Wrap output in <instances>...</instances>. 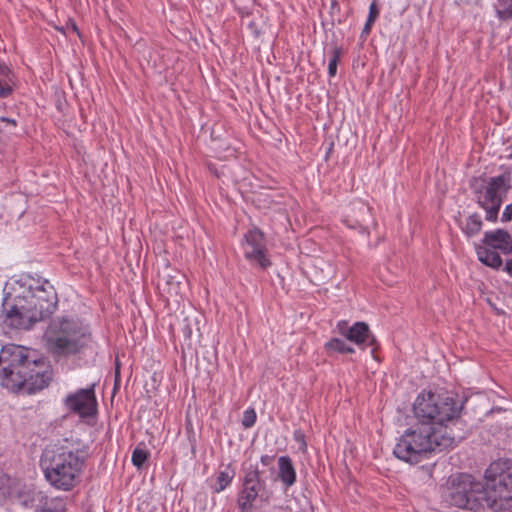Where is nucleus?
Returning a JSON list of instances; mask_svg holds the SVG:
<instances>
[{"instance_id": "obj_1", "label": "nucleus", "mask_w": 512, "mask_h": 512, "mask_svg": "<svg viewBox=\"0 0 512 512\" xmlns=\"http://www.w3.org/2000/svg\"><path fill=\"white\" fill-rule=\"evenodd\" d=\"M461 410L462 404L451 396L421 393L413 406L418 424L398 439L393 454L402 461L417 464L436 449L454 447L465 437L463 432L452 428L461 424L458 420Z\"/></svg>"}, {"instance_id": "obj_2", "label": "nucleus", "mask_w": 512, "mask_h": 512, "mask_svg": "<svg viewBox=\"0 0 512 512\" xmlns=\"http://www.w3.org/2000/svg\"><path fill=\"white\" fill-rule=\"evenodd\" d=\"M87 457L86 449H72L60 443L51 444L42 452L40 467L52 486L70 491L79 482Z\"/></svg>"}, {"instance_id": "obj_3", "label": "nucleus", "mask_w": 512, "mask_h": 512, "mask_svg": "<svg viewBox=\"0 0 512 512\" xmlns=\"http://www.w3.org/2000/svg\"><path fill=\"white\" fill-rule=\"evenodd\" d=\"M1 386L19 395L32 393V360L30 349L10 344L0 350Z\"/></svg>"}, {"instance_id": "obj_4", "label": "nucleus", "mask_w": 512, "mask_h": 512, "mask_svg": "<svg viewBox=\"0 0 512 512\" xmlns=\"http://www.w3.org/2000/svg\"><path fill=\"white\" fill-rule=\"evenodd\" d=\"M90 340L91 335L87 327L65 318L52 321L42 337L46 349L55 356L76 354L86 347Z\"/></svg>"}, {"instance_id": "obj_5", "label": "nucleus", "mask_w": 512, "mask_h": 512, "mask_svg": "<svg viewBox=\"0 0 512 512\" xmlns=\"http://www.w3.org/2000/svg\"><path fill=\"white\" fill-rule=\"evenodd\" d=\"M487 507L499 511L506 509L512 500V461L499 459L485 471Z\"/></svg>"}, {"instance_id": "obj_6", "label": "nucleus", "mask_w": 512, "mask_h": 512, "mask_svg": "<svg viewBox=\"0 0 512 512\" xmlns=\"http://www.w3.org/2000/svg\"><path fill=\"white\" fill-rule=\"evenodd\" d=\"M446 498L451 505L462 509L477 511L487 506L484 484L465 473L449 478Z\"/></svg>"}, {"instance_id": "obj_7", "label": "nucleus", "mask_w": 512, "mask_h": 512, "mask_svg": "<svg viewBox=\"0 0 512 512\" xmlns=\"http://www.w3.org/2000/svg\"><path fill=\"white\" fill-rule=\"evenodd\" d=\"M510 172H504L498 176L490 177L485 183L475 190L477 204L485 211V219L490 222L498 220L499 210L512 188Z\"/></svg>"}, {"instance_id": "obj_8", "label": "nucleus", "mask_w": 512, "mask_h": 512, "mask_svg": "<svg viewBox=\"0 0 512 512\" xmlns=\"http://www.w3.org/2000/svg\"><path fill=\"white\" fill-rule=\"evenodd\" d=\"M273 497L271 485L261 476L257 467L245 471L242 488L238 494L237 505L241 511H248L255 503H269Z\"/></svg>"}, {"instance_id": "obj_9", "label": "nucleus", "mask_w": 512, "mask_h": 512, "mask_svg": "<svg viewBox=\"0 0 512 512\" xmlns=\"http://www.w3.org/2000/svg\"><path fill=\"white\" fill-rule=\"evenodd\" d=\"M58 304L57 293L46 279H34V323L49 318Z\"/></svg>"}, {"instance_id": "obj_10", "label": "nucleus", "mask_w": 512, "mask_h": 512, "mask_svg": "<svg viewBox=\"0 0 512 512\" xmlns=\"http://www.w3.org/2000/svg\"><path fill=\"white\" fill-rule=\"evenodd\" d=\"M186 288V276L180 271L165 267L158 273V289L167 303L179 304Z\"/></svg>"}, {"instance_id": "obj_11", "label": "nucleus", "mask_w": 512, "mask_h": 512, "mask_svg": "<svg viewBox=\"0 0 512 512\" xmlns=\"http://www.w3.org/2000/svg\"><path fill=\"white\" fill-rule=\"evenodd\" d=\"M94 386L93 384L88 388L79 389L75 393L67 395L64 400L65 406L81 417L93 416L97 407Z\"/></svg>"}, {"instance_id": "obj_12", "label": "nucleus", "mask_w": 512, "mask_h": 512, "mask_svg": "<svg viewBox=\"0 0 512 512\" xmlns=\"http://www.w3.org/2000/svg\"><path fill=\"white\" fill-rule=\"evenodd\" d=\"M243 249L245 258L249 261L256 262L262 268L270 265L265 256L264 235L259 229H252L245 234Z\"/></svg>"}, {"instance_id": "obj_13", "label": "nucleus", "mask_w": 512, "mask_h": 512, "mask_svg": "<svg viewBox=\"0 0 512 512\" xmlns=\"http://www.w3.org/2000/svg\"><path fill=\"white\" fill-rule=\"evenodd\" d=\"M4 323L16 329H29L32 325V314L25 307L12 306L4 312Z\"/></svg>"}, {"instance_id": "obj_14", "label": "nucleus", "mask_w": 512, "mask_h": 512, "mask_svg": "<svg viewBox=\"0 0 512 512\" xmlns=\"http://www.w3.org/2000/svg\"><path fill=\"white\" fill-rule=\"evenodd\" d=\"M483 243L493 249L501 250L504 254L512 252V237L509 232L504 229L486 232Z\"/></svg>"}, {"instance_id": "obj_15", "label": "nucleus", "mask_w": 512, "mask_h": 512, "mask_svg": "<svg viewBox=\"0 0 512 512\" xmlns=\"http://www.w3.org/2000/svg\"><path fill=\"white\" fill-rule=\"evenodd\" d=\"M346 337L358 345L367 343L372 346L375 343V338L370 334L369 327L364 322H356L349 328Z\"/></svg>"}, {"instance_id": "obj_16", "label": "nucleus", "mask_w": 512, "mask_h": 512, "mask_svg": "<svg viewBox=\"0 0 512 512\" xmlns=\"http://www.w3.org/2000/svg\"><path fill=\"white\" fill-rule=\"evenodd\" d=\"M52 368L43 361L34 360V392L48 387L52 380Z\"/></svg>"}, {"instance_id": "obj_17", "label": "nucleus", "mask_w": 512, "mask_h": 512, "mask_svg": "<svg viewBox=\"0 0 512 512\" xmlns=\"http://www.w3.org/2000/svg\"><path fill=\"white\" fill-rule=\"evenodd\" d=\"M277 477L286 488L294 485L296 481V472L292 460L288 456H281L278 459V475Z\"/></svg>"}, {"instance_id": "obj_18", "label": "nucleus", "mask_w": 512, "mask_h": 512, "mask_svg": "<svg viewBox=\"0 0 512 512\" xmlns=\"http://www.w3.org/2000/svg\"><path fill=\"white\" fill-rule=\"evenodd\" d=\"M37 501V511L40 512H61L65 510V502L62 498H49L42 493H38Z\"/></svg>"}, {"instance_id": "obj_19", "label": "nucleus", "mask_w": 512, "mask_h": 512, "mask_svg": "<svg viewBox=\"0 0 512 512\" xmlns=\"http://www.w3.org/2000/svg\"><path fill=\"white\" fill-rule=\"evenodd\" d=\"M493 248L479 247L477 249V255L479 261L492 268H498L502 265V259L500 255Z\"/></svg>"}, {"instance_id": "obj_20", "label": "nucleus", "mask_w": 512, "mask_h": 512, "mask_svg": "<svg viewBox=\"0 0 512 512\" xmlns=\"http://www.w3.org/2000/svg\"><path fill=\"white\" fill-rule=\"evenodd\" d=\"M235 476V470L230 465L226 466L223 470L219 471L215 486V492L223 491L232 481Z\"/></svg>"}, {"instance_id": "obj_21", "label": "nucleus", "mask_w": 512, "mask_h": 512, "mask_svg": "<svg viewBox=\"0 0 512 512\" xmlns=\"http://www.w3.org/2000/svg\"><path fill=\"white\" fill-rule=\"evenodd\" d=\"M11 72L6 66L0 65V97L5 98L12 92Z\"/></svg>"}, {"instance_id": "obj_22", "label": "nucleus", "mask_w": 512, "mask_h": 512, "mask_svg": "<svg viewBox=\"0 0 512 512\" xmlns=\"http://www.w3.org/2000/svg\"><path fill=\"white\" fill-rule=\"evenodd\" d=\"M494 7L500 20L507 21L512 19V0H497Z\"/></svg>"}, {"instance_id": "obj_23", "label": "nucleus", "mask_w": 512, "mask_h": 512, "mask_svg": "<svg viewBox=\"0 0 512 512\" xmlns=\"http://www.w3.org/2000/svg\"><path fill=\"white\" fill-rule=\"evenodd\" d=\"M482 228V220L476 213L470 215L466 220L464 232L467 236L471 237L478 234Z\"/></svg>"}, {"instance_id": "obj_24", "label": "nucleus", "mask_w": 512, "mask_h": 512, "mask_svg": "<svg viewBox=\"0 0 512 512\" xmlns=\"http://www.w3.org/2000/svg\"><path fill=\"white\" fill-rule=\"evenodd\" d=\"M326 348L329 351H335L339 353H353L354 349L346 344L344 340L334 338L326 343Z\"/></svg>"}, {"instance_id": "obj_25", "label": "nucleus", "mask_w": 512, "mask_h": 512, "mask_svg": "<svg viewBox=\"0 0 512 512\" xmlns=\"http://www.w3.org/2000/svg\"><path fill=\"white\" fill-rule=\"evenodd\" d=\"M148 458V453L140 448H136L132 453V463L137 468H141Z\"/></svg>"}, {"instance_id": "obj_26", "label": "nucleus", "mask_w": 512, "mask_h": 512, "mask_svg": "<svg viewBox=\"0 0 512 512\" xmlns=\"http://www.w3.org/2000/svg\"><path fill=\"white\" fill-rule=\"evenodd\" d=\"M340 56V50L335 48L332 52V58L329 61L328 73L330 76H335L337 71V63Z\"/></svg>"}, {"instance_id": "obj_27", "label": "nucleus", "mask_w": 512, "mask_h": 512, "mask_svg": "<svg viewBox=\"0 0 512 512\" xmlns=\"http://www.w3.org/2000/svg\"><path fill=\"white\" fill-rule=\"evenodd\" d=\"M256 422V412L253 409H248L243 414L242 425L245 428L252 427Z\"/></svg>"}, {"instance_id": "obj_28", "label": "nucleus", "mask_w": 512, "mask_h": 512, "mask_svg": "<svg viewBox=\"0 0 512 512\" xmlns=\"http://www.w3.org/2000/svg\"><path fill=\"white\" fill-rule=\"evenodd\" d=\"M294 439L299 445L298 449L301 450L302 452H305L307 445L304 434L301 431L297 430L294 432Z\"/></svg>"}, {"instance_id": "obj_29", "label": "nucleus", "mask_w": 512, "mask_h": 512, "mask_svg": "<svg viewBox=\"0 0 512 512\" xmlns=\"http://www.w3.org/2000/svg\"><path fill=\"white\" fill-rule=\"evenodd\" d=\"M378 15H379V10H378L377 4L375 2H372L369 7V15H368L367 20H369V22H375Z\"/></svg>"}, {"instance_id": "obj_30", "label": "nucleus", "mask_w": 512, "mask_h": 512, "mask_svg": "<svg viewBox=\"0 0 512 512\" xmlns=\"http://www.w3.org/2000/svg\"><path fill=\"white\" fill-rule=\"evenodd\" d=\"M501 221L502 222H510L512 221V203L511 204H508L503 213H502V216H501Z\"/></svg>"}, {"instance_id": "obj_31", "label": "nucleus", "mask_w": 512, "mask_h": 512, "mask_svg": "<svg viewBox=\"0 0 512 512\" xmlns=\"http://www.w3.org/2000/svg\"><path fill=\"white\" fill-rule=\"evenodd\" d=\"M64 33H70V32H73L75 34H77L78 36H80V33H79V30H78V27L77 25L75 24V22H69L66 24V28L65 30H62Z\"/></svg>"}, {"instance_id": "obj_32", "label": "nucleus", "mask_w": 512, "mask_h": 512, "mask_svg": "<svg viewBox=\"0 0 512 512\" xmlns=\"http://www.w3.org/2000/svg\"><path fill=\"white\" fill-rule=\"evenodd\" d=\"M273 460H274V456L263 455V456L261 457V463H262L264 466H270V465H272Z\"/></svg>"}, {"instance_id": "obj_33", "label": "nucleus", "mask_w": 512, "mask_h": 512, "mask_svg": "<svg viewBox=\"0 0 512 512\" xmlns=\"http://www.w3.org/2000/svg\"><path fill=\"white\" fill-rule=\"evenodd\" d=\"M374 22H369V20L366 21L362 33L368 34L371 30V26Z\"/></svg>"}, {"instance_id": "obj_34", "label": "nucleus", "mask_w": 512, "mask_h": 512, "mask_svg": "<svg viewBox=\"0 0 512 512\" xmlns=\"http://www.w3.org/2000/svg\"><path fill=\"white\" fill-rule=\"evenodd\" d=\"M506 270L512 276V258L507 261Z\"/></svg>"}, {"instance_id": "obj_35", "label": "nucleus", "mask_w": 512, "mask_h": 512, "mask_svg": "<svg viewBox=\"0 0 512 512\" xmlns=\"http://www.w3.org/2000/svg\"><path fill=\"white\" fill-rule=\"evenodd\" d=\"M191 333H192L191 329L187 326V327H186V329H185V334H186V336H187V337H190V336H191Z\"/></svg>"}, {"instance_id": "obj_36", "label": "nucleus", "mask_w": 512, "mask_h": 512, "mask_svg": "<svg viewBox=\"0 0 512 512\" xmlns=\"http://www.w3.org/2000/svg\"><path fill=\"white\" fill-rule=\"evenodd\" d=\"M277 478L276 477H272L271 478V484H274L276 482Z\"/></svg>"}]
</instances>
